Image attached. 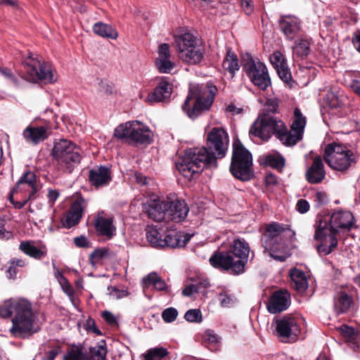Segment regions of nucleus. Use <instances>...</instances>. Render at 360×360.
<instances>
[{"label":"nucleus","mask_w":360,"mask_h":360,"mask_svg":"<svg viewBox=\"0 0 360 360\" xmlns=\"http://www.w3.org/2000/svg\"><path fill=\"white\" fill-rule=\"evenodd\" d=\"M229 135L224 129L214 127L207 135V148L197 147L187 149L176 163L179 172L188 180L205 167H216L217 159L225 156L229 146Z\"/></svg>","instance_id":"obj_1"},{"label":"nucleus","mask_w":360,"mask_h":360,"mask_svg":"<svg viewBox=\"0 0 360 360\" xmlns=\"http://www.w3.org/2000/svg\"><path fill=\"white\" fill-rule=\"evenodd\" d=\"M305 125V117L300 110L296 108L294 110V120L290 131H288L282 120L264 115L251 126L250 134L264 141H268L274 134L284 145L292 146L302 139Z\"/></svg>","instance_id":"obj_2"},{"label":"nucleus","mask_w":360,"mask_h":360,"mask_svg":"<svg viewBox=\"0 0 360 360\" xmlns=\"http://www.w3.org/2000/svg\"><path fill=\"white\" fill-rule=\"evenodd\" d=\"M0 316L10 318L12 326L10 333L15 338H25L40 329L37 313L32 303L24 298H11L0 305Z\"/></svg>","instance_id":"obj_3"},{"label":"nucleus","mask_w":360,"mask_h":360,"mask_svg":"<svg viewBox=\"0 0 360 360\" xmlns=\"http://www.w3.org/2000/svg\"><path fill=\"white\" fill-rule=\"evenodd\" d=\"M355 226L354 216L349 211L338 210L328 221L320 217L316 224L314 239L321 243L317 246L320 255H327L337 247L338 229L349 231Z\"/></svg>","instance_id":"obj_4"},{"label":"nucleus","mask_w":360,"mask_h":360,"mask_svg":"<svg viewBox=\"0 0 360 360\" xmlns=\"http://www.w3.org/2000/svg\"><path fill=\"white\" fill-rule=\"evenodd\" d=\"M217 89L212 84L193 85L182 105V110L190 118H195L211 107Z\"/></svg>","instance_id":"obj_5"},{"label":"nucleus","mask_w":360,"mask_h":360,"mask_svg":"<svg viewBox=\"0 0 360 360\" xmlns=\"http://www.w3.org/2000/svg\"><path fill=\"white\" fill-rule=\"evenodd\" d=\"M230 171L235 177L243 181L249 180L252 174V155L238 140L233 143Z\"/></svg>","instance_id":"obj_6"},{"label":"nucleus","mask_w":360,"mask_h":360,"mask_svg":"<svg viewBox=\"0 0 360 360\" xmlns=\"http://www.w3.org/2000/svg\"><path fill=\"white\" fill-rule=\"evenodd\" d=\"M52 154L60 168L69 173L81 160L80 149L67 139L56 141Z\"/></svg>","instance_id":"obj_7"},{"label":"nucleus","mask_w":360,"mask_h":360,"mask_svg":"<svg viewBox=\"0 0 360 360\" xmlns=\"http://www.w3.org/2000/svg\"><path fill=\"white\" fill-rule=\"evenodd\" d=\"M323 158L330 167L341 172L348 169L355 162V155L352 150L335 143L326 147Z\"/></svg>","instance_id":"obj_8"},{"label":"nucleus","mask_w":360,"mask_h":360,"mask_svg":"<svg viewBox=\"0 0 360 360\" xmlns=\"http://www.w3.org/2000/svg\"><path fill=\"white\" fill-rule=\"evenodd\" d=\"M302 319L293 315H286L276 321L275 335L283 342L297 340L302 332Z\"/></svg>","instance_id":"obj_9"},{"label":"nucleus","mask_w":360,"mask_h":360,"mask_svg":"<svg viewBox=\"0 0 360 360\" xmlns=\"http://www.w3.org/2000/svg\"><path fill=\"white\" fill-rule=\"evenodd\" d=\"M288 231L283 226L278 224H272L267 226L266 232L262 238V243L265 248V251L268 252L269 256L275 260L283 262L288 257V255L277 254L275 250L278 247L283 246V233Z\"/></svg>","instance_id":"obj_10"},{"label":"nucleus","mask_w":360,"mask_h":360,"mask_svg":"<svg viewBox=\"0 0 360 360\" xmlns=\"http://www.w3.org/2000/svg\"><path fill=\"white\" fill-rule=\"evenodd\" d=\"M243 68L250 82L259 89L264 91L271 85L267 68L260 60L248 56Z\"/></svg>","instance_id":"obj_11"},{"label":"nucleus","mask_w":360,"mask_h":360,"mask_svg":"<svg viewBox=\"0 0 360 360\" xmlns=\"http://www.w3.org/2000/svg\"><path fill=\"white\" fill-rule=\"evenodd\" d=\"M25 69L24 77L31 82L43 81L45 83H52L57 79L56 74L48 65L33 58L25 62Z\"/></svg>","instance_id":"obj_12"},{"label":"nucleus","mask_w":360,"mask_h":360,"mask_svg":"<svg viewBox=\"0 0 360 360\" xmlns=\"http://www.w3.org/2000/svg\"><path fill=\"white\" fill-rule=\"evenodd\" d=\"M106 345L104 341L90 349L89 356L85 355L82 348L73 347L68 349L64 356V360H106Z\"/></svg>","instance_id":"obj_13"},{"label":"nucleus","mask_w":360,"mask_h":360,"mask_svg":"<svg viewBox=\"0 0 360 360\" xmlns=\"http://www.w3.org/2000/svg\"><path fill=\"white\" fill-rule=\"evenodd\" d=\"M229 251L231 255H234L236 262L233 266L236 274L243 273L250 254L248 243L243 239L236 238L231 243Z\"/></svg>","instance_id":"obj_14"},{"label":"nucleus","mask_w":360,"mask_h":360,"mask_svg":"<svg viewBox=\"0 0 360 360\" xmlns=\"http://www.w3.org/2000/svg\"><path fill=\"white\" fill-rule=\"evenodd\" d=\"M18 191H25L29 193L28 198L25 199L23 202H16L15 204V207L21 208L37 191L35 175L33 172H27L21 176L17 183L15 188L13 190L12 193H14L18 192Z\"/></svg>","instance_id":"obj_15"},{"label":"nucleus","mask_w":360,"mask_h":360,"mask_svg":"<svg viewBox=\"0 0 360 360\" xmlns=\"http://www.w3.org/2000/svg\"><path fill=\"white\" fill-rule=\"evenodd\" d=\"M172 84L165 79H161L153 91L148 94L145 102L153 105L156 103L167 101L172 94Z\"/></svg>","instance_id":"obj_16"},{"label":"nucleus","mask_w":360,"mask_h":360,"mask_svg":"<svg viewBox=\"0 0 360 360\" xmlns=\"http://www.w3.org/2000/svg\"><path fill=\"white\" fill-rule=\"evenodd\" d=\"M166 202L167 220L179 222L186 217L188 208L184 200L178 198L174 200L167 198Z\"/></svg>","instance_id":"obj_17"},{"label":"nucleus","mask_w":360,"mask_h":360,"mask_svg":"<svg viewBox=\"0 0 360 360\" xmlns=\"http://www.w3.org/2000/svg\"><path fill=\"white\" fill-rule=\"evenodd\" d=\"M86 206V203L85 200L82 197L77 198L72 202L69 211L62 221L63 226L71 228L78 224L82 217Z\"/></svg>","instance_id":"obj_18"},{"label":"nucleus","mask_w":360,"mask_h":360,"mask_svg":"<svg viewBox=\"0 0 360 360\" xmlns=\"http://www.w3.org/2000/svg\"><path fill=\"white\" fill-rule=\"evenodd\" d=\"M155 66L162 73H170L175 63L172 60L170 47L168 44H162L158 46Z\"/></svg>","instance_id":"obj_19"},{"label":"nucleus","mask_w":360,"mask_h":360,"mask_svg":"<svg viewBox=\"0 0 360 360\" xmlns=\"http://www.w3.org/2000/svg\"><path fill=\"white\" fill-rule=\"evenodd\" d=\"M290 304V296L287 291H276L269 298L267 309L271 314L286 310Z\"/></svg>","instance_id":"obj_20"},{"label":"nucleus","mask_w":360,"mask_h":360,"mask_svg":"<svg viewBox=\"0 0 360 360\" xmlns=\"http://www.w3.org/2000/svg\"><path fill=\"white\" fill-rule=\"evenodd\" d=\"M22 135L27 143L37 145L46 140L49 133L45 126L29 125L22 131Z\"/></svg>","instance_id":"obj_21"},{"label":"nucleus","mask_w":360,"mask_h":360,"mask_svg":"<svg viewBox=\"0 0 360 360\" xmlns=\"http://www.w3.org/2000/svg\"><path fill=\"white\" fill-rule=\"evenodd\" d=\"M209 262L215 268L230 270L233 274H236L233 266L236 262L229 251L214 252L210 258Z\"/></svg>","instance_id":"obj_22"},{"label":"nucleus","mask_w":360,"mask_h":360,"mask_svg":"<svg viewBox=\"0 0 360 360\" xmlns=\"http://www.w3.org/2000/svg\"><path fill=\"white\" fill-rule=\"evenodd\" d=\"M144 210L148 217L155 221L167 220L166 200H153L148 205H144Z\"/></svg>","instance_id":"obj_23"},{"label":"nucleus","mask_w":360,"mask_h":360,"mask_svg":"<svg viewBox=\"0 0 360 360\" xmlns=\"http://www.w3.org/2000/svg\"><path fill=\"white\" fill-rule=\"evenodd\" d=\"M89 180L96 188L105 186L111 181L110 169L103 166L95 167L89 171Z\"/></svg>","instance_id":"obj_24"},{"label":"nucleus","mask_w":360,"mask_h":360,"mask_svg":"<svg viewBox=\"0 0 360 360\" xmlns=\"http://www.w3.org/2000/svg\"><path fill=\"white\" fill-rule=\"evenodd\" d=\"M325 176L326 172L321 158L314 157L311 167L306 172V179L310 184H319L323 180Z\"/></svg>","instance_id":"obj_25"},{"label":"nucleus","mask_w":360,"mask_h":360,"mask_svg":"<svg viewBox=\"0 0 360 360\" xmlns=\"http://www.w3.org/2000/svg\"><path fill=\"white\" fill-rule=\"evenodd\" d=\"M191 236L176 231H168L162 243V248H183L190 240Z\"/></svg>","instance_id":"obj_26"},{"label":"nucleus","mask_w":360,"mask_h":360,"mask_svg":"<svg viewBox=\"0 0 360 360\" xmlns=\"http://www.w3.org/2000/svg\"><path fill=\"white\" fill-rule=\"evenodd\" d=\"M184 51L178 54L179 58L184 63L195 65L202 61L204 57V51L200 41L191 46L189 49H184Z\"/></svg>","instance_id":"obj_27"},{"label":"nucleus","mask_w":360,"mask_h":360,"mask_svg":"<svg viewBox=\"0 0 360 360\" xmlns=\"http://www.w3.org/2000/svg\"><path fill=\"white\" fill-rule=\"evenodd\" d=\"M96 229L101 235L105 236L108 238H112L116 231V228L112 224V218L110 216H106L103 212L99 213L97 216Z\"/></svg>","instance_id":"obj_28"},{"label":"nucleus","mask_w":360,"mask_h":360,"mask_svg":"<svg viewBox=\"0 0 360 360\" xmlns=\"http://www.w3.org/2000/svg\"><path fill=\"white\" fill-rule=\"evenodd\" d=\"M281 28L288 39H293L300 30V21L293 15L283 16L280 20Z\"/></svg>","instance_id":"obj_29"},{"label":"nucleus","mask_w":360,"mask_h":360,"mask_svg":"<svg viewBox=\"0 0 360 360\" xmlns=\"http://www.w3.org/2000/svg\"><path fill=\"white\" fill-rule=\"evenodd\" d=\"M136 131H133L131 141L140 144H150L153 141V134L149 127L137 121Z\"/></svg>","instance_id":"obj_30"},{"label":"nucleus","mask_w":360,"mask_h":360,"mask_svg":"<svg viewBox=\"0 0 360 360\" xmlns=\"http://www.w3.org/2000/svg\"><path fill=\"white\" fill-rule=\"evenodd\" d=\"M290 276L294 288L298 292H304L308 287L307 278L304 272L295 268L290 271Z\"/></svg>","instance_id":"obj_31"},{"label":"nucleus","mask_w":360,"mask_h":360,"mask_svg":"<svg viewBox=\"0 0 360 360\" xmlns=\"http://www.w3.org/2000/svg\"><path fill=\"white\" fill-rule=\"evenodd\" d=\"M199 39L191 32H186L175 37V43L178 54L184 51V49H189L191 46L196 44Z\"/></svg>","instance_id":"obj_32"},{"label":"nucleus","mask_w":360,"mask_h":360,"mask_svg":"<svg viewBox=\"0 0 360 360\" xmlns=\"http://www.w3.org/2000/svg\"><path fill=\"white\" fill-rule=\"evenodd\" d=\"M137 120L127 122L120 124L115 129V136L120 139H128L131 141L133 131H136Z\"/></svg>","instance_id":"obj_33"},{"label":"nucleus","mask_w":360,"mask_h":360,"mask_svg":"<svg viewBox=\"0 0 360 360\" xmlns=\"http://www.w3.org/2000/svg\"><path fill=\"white\" fill-rule=\"evenodd\" d=\"M222 67L224 70L228 71L231 75V77H233L236 72L239 70L238 56L231 49H228L226 51Z\"/></svg>","instance_id":"obj_34"},{"label":"nucleus","mask_w":360,"mask_h":360,"mask_svg":"<svg viewBox=\"0 0 360 360\" xmlns=\"http://www.w3.org/2000/svg\"><path fill=\"white\" fill-rule=\"evenodd\" d=\"M93 30L97 35L112 39H116L118 37V33L115 29L111 25L98 22L93 26Z\"/></svg>","instance_id":"obj_35"},{"label":"nucleus","mask_w":360,"mask_h":360,"mask_svg":"<svg viewBox=\"0 0 360 360\" xmlns=\"http://www.w3.org/2000/svg\"><path fill=\"white\" fill-rule=\"evenodd\" d=\"M19 248L25 254L34 259H40L45 255V252L42 249L37 248L31 241L21 242Z\"/></svg>","instance_id":"obj_36"},{"label":"nucleus","mask_w":360,"mask_h":360,"mask_svg":"<svg viewBox=\"0 0 360 360\" xmlns=\"http://www.w3.org/2000/svg\"><path fill=\"white\" fill-rule=\"evenodd\" d=\"M352 303L351 297L345 292L339 293L335 301V308L338 313L346 312Z\"/></svg>","instance_id":"obj_37"},{"label":"nucleus","mask_w":360,"mask_h":360,"mask_svg":"<svg viewBox=\"0 0 360 360\" xmlns=\"http://www.w3.org/2000/svg\"><path fill=\"white\" fill-rule=\"evenodd\" d=\"M210 286V282L207 279H203L198 284H189L186 285L182 290V295L186 297H192L196 293L202 292V289H205Z\"/></svg>","instance_id":"obj_38"},{"label":"nucleus","mask_w":360,"mask_h":360,"mask_svg":"<svg viewBox=\"0 0 360 360\" xmlns=\"http://www.w3.org/2000/svg\"><path fill=\"white\" fill-rule=\"evenodd\" d=\"M146 238L149 243L155 248H162V243L163 238L156 228L148 226L146 229Z\"/></svg>","instance_id":"obj_39"},{"label":"nucleus","mask_w":360,"mask_h":360,"mask_svg":"<svg viewBox=\"0 0 360 360\" xmlns=\"http://www.w3.org/2000/svg\"><path fill=\"white\" fill-rule=\"evenodd\" d=\"M168 354L166 348L162 347H154L148 349L144 354V360H161Z\"/></svg>","instance_id":"obj_40"},{"label":"nucleus","mask_w":360,"mask_h":360,"mask_svg":"<svg viewBox=\"0 0 360 360\" xmlns=\"http://www.w3.org/2000/svg\"><path fill=\"white\" fill-rule=\"evenodd\" d=\"M264 162L274 168L281 169L284 166L285 160L281 155L273 153L266 156Z\"/></svg>","instance_id":"obj_41"},{"label":"nucleus","mask_w":360,"mask_h":360,"mask_svg":"<svg viewBox=\"0 0 360 360\" xmlns=\"http://www.w3.org/2000/svg\"><path fill=\"white\" fill-rule=\"evenodd\" d=\"M293 52L299 57L307 56L310 52V41L307 39L297 41L293 47Z\"/></svg>","instance_id":"obj_42"},{"label":"nucleus","mask_w":360,"mask_h":360,"mask_svg":"<svg viewBox=\"0 0 360 360\" xmlns=\"http://www.w3.org/2000/svg\"><path fill=\"white\" fill-rule=\"evenodd\" d=\"M55 275L64 292L68 296H72L74 290L67 278L63 276L58 269H57Z\"/></svg>","instance_id":"obj_43"},{"label":"nucleus","mask_w":360,"mask_h":360,"mask_svg":"<svg viewBox=\"0 0 360 360\" xmlns=\"http://www.w3.org/2000/svg\"><path fill=\"white\" fill-rule=\"evenodd\" d=\"M185 319L191 323H201L202 321V315L200 309H189L184 315Z\"/></svg>","instance_id":"obj_44"},{"label":"nucleus","mask_w":360,"mask_h":360,"mask_svg":"<svg viewBox=\"0 0 360 360\" xmlns=\"http://www.w3.org/2000/svg\"><path fill=\"white\" fill-rule=\"evenodd\" d=\"M108 256V251L105 248H98L95 250L91 255L89 257L90 262L92 265H95L100 260L103 258H105Z\"/></svg>","instance_id":"obj_45"},{"label":"nucleus","mask_w":360,"mask_h":360,"mask_svg":"<svg viewBox=\"0 0 360 360\" xmlns=\"http://www.w3.org/2000/svg\"><path fill=\"white\" fill-rule=\"evenodd\" d=\"M271 63L275 69L286 64L284 56L279 51H274L269 57Z\"/></svg>","instance_id":"obj_46"},{"label":"nucleus","mask_w":360,"mask_h":360,"mask_svg":"<svg viewBox=\"0 0 360 360\" xmlns=\"http://www.w3.org/2000/svg\"><path fill=\"white\" fill-rule=\"evenodd\" d=\"M219 301L221 303V305L223 307H230L233 306L235 303V298L230 294H228L226 292H220L218 295Z\"/></svg>","instance_id":"obj_47"},{"label":"nucleus","mask_w":360,"mask_h":360,"mask_svg":"<svg viewBox=\"0 0 360 360\" xmlns=\"http://www.w3.org/2000/svg\"><path fill=\"white\" fill-rule=\"evenodd\" d=\"M203 338L207 343L213 346L214 348L212 349H216L217 345L219 342V338L216 333H214L213 330H206L204 334Z\"/></svg>","instance_id":"obj_48"},{"label":"nucleus","mask_w":360,"mask_h":360,"mask_svg":"<svg viewBox=\"0 0 360 360\" xmlns=\"http://www.w3.org/2000/svg\"><path fill=\"white\" fill-rule=\"evenodd\" d=\"M178 316V311L173 307L167 308L162 313V318L166 323L174 321Z\"/></svg>","instance_id":"obj_49"},{"label":"nucleus","mask_w":360,"mask_h":360,"mask_svg":"<svg viewBox=\"0 0 360 360\" xmlns=\"http://www.w3.org/2000/svg\"><path fill=\"white\" fill-rule=\"evenodd\" d=\"M276 70L278 75H279V77L284 82L288 83L291 80L292 76L287 63L279 68H277Z\"/></svg>","instance_id":"obj_50"},{"label":"nucleus","mask_w":360,"mask_h":360,"mask_svg":"<svg viewBox=\"0 0 360 360\" xmlns=\"http://www.w3.org/2000/svg\"><path fill=\"white\" fill-rule=\"evenodd\" d=\"M160 276L155 272H151L143 279V288H147L151 285L155 286L158 280L160 279Z\"/></svg>","instance_id":"obj_51"},{"label":"nucleus","mask_w":360,"mask_h":360,"mask_svg":"<svg viewBox=\"0 0 360 360\" xmlns=\"http://www.w3.org/2000/svg\"><path fill=\"white\" fill-rule=\"evenodd\" d=\"M340 333L348 340H353L356 336V333L352 327L343 325L339 328Z\"/></svg>","instance_id":"obj_52"},{"label":"nucleus","mask_w":360,"mask_h":360,"mask_svg":"<svg viewBox=\"0 0 360 360\" xmlns=\"http://www.w3.org/2000/svg\"><path fill=\"white\" fill-rule=\"evenodd\" d=\"M314 202L315 206L319 207L328 202V198L326 193L321 191H317L313 196Z\"/></svg>","instance_id":"obj_53"},{"label":"nucleus","mask_w":360,"mask_h":360,"mask_svg":"<svg viewBox=\"0 0 360 360\" xmlns=\"http://www.w3.org/2000/svg\"><path fill=\"white\" fill-rule=\"evenodd\" d=\"M296 208L299 212L305 213L309 209V204L306 200L300 199L297 202Z\"/></svg>","instance_id":"obj_54"},{"label":"nucleus","mask_w":360,"mask_h":360,"mask_svg":"<svg viewBox=\"0 0 360 360\" xmlns=\"http://www.w3.org/2000/svg\"><path fill=\"white\" fill-rule=\"evenodd\" d=\"M278 106V101L275 98H270L266 101V109L268 112H275Z\"/></svg>","instance_id":"obj_55"},{"label":"nucleus","mask_w":360,"mask_h":360,"mask_svg":"<svg viewBox=\"0 0 360 360\" xmlns=\"http://www.w3.org/2000/svg\"><path fill=\"white\" fill-rule=\"evenodd\" d=\"M74 243L76 246L79 248H87L90 245V242L87 238L82 236L75 238Z\"/></svg>","instance_id":"obj_56"},{"label":"nucleus","mask_w":360,"mask_h":360,"mask_svg":"<svg viewBox=\"0 0 360 360\" xmlns=\"http://www.w3.org/2000/svg\"><path fill=\"white\" fill-rule=\"evenodd\" d=\"M241 6L247 15H250L254 11L252 0H240Z\"/></svg>","instance_id":"obj_57"},{"label":"nucleus","mask_w":360,"mask_h":360,"mask_svg":"<svg viewBox=\"0 0 360 360\" xmlns=\"http://www.w3.org/2000/svg\"><path fill=\"white\" fill-rule=\"evenodd\" d=\"M102 316L109 325L115 326L117 324V319L111 312L108 311H103Z\"/></svg>","instance_id":"obj_58"},{"label":"nucleus","mask_w":360,"mask_h":360,"mask_svg":"<svg viewBox=\"0 0 360 360\" xmlns=\"http://www.w3.org/2000/svg\"><path fill=\"white\" fill-rule=\"evenodd\" d=\"M86 328L89 331L99 334L100 331L96 328L95 322L93 319H88L86 323Z\"/></svg>","instance_id":"obj_59"},{"label":"nucleus","mask_w":360,"mask_h":360,"mask_svg":"<svg viewBox=\"0 0 360 360\" xmlns=\"http://www.w3.org/2000/svg\"><path fill=\"white\" fill-rule=\"evenodd\" d=\"M59 196V193L56 190H49L48 193V198L52 204L57 200Z\"/></svg>","instance_id":"obj_60"},{"label":"nucleus","mask_w":360,"mask_h":360,"mask_svg":"<svg viewBox=\"0 0 360 360\" xmlns=\"http://www.w3.org/2000/svg\"><path fill=\"white\" fill-rule=\"evenodd\" d=\"M265 182L266 185H274L277 184V179L274 174H269L266 176Z\"/></svg>","instance_id":"obj_61"},{"label":"nucleus","mask_w":360,"mask_h":360,"mask_svg":"<svg viewBox=\"0 0 360 360\" xmlns=\"http://www.w3.org/2000/svg\"><path fill=\"white\" fill-rule=\"evenodd\" d=\"M227 110L231 112L234 115H238L242 112L243 109L240 108H238L236 105L231 104L228 105Z\"/></svg>","instance_id":"obj_62"},{"label":"nucleus","mask_w":360,"mask_h":360,"mask_svg":"<svg viewBox=\"0 0 360 360\" xmlns=\"http://www.w3.org/2000/svg\"><path fill=\"white\" fill-rule=\"evenodd\" d=\"M154 288L158 290H163L167 288V285L165 281L160 278V279L158 280V282L156 283V285Z\"/></svg>","instance_id":"obj_63"},{"label":"nucleus","mask_w":360,"mask_h":360,"mask_svg":"<svg viewBox=\"0 0 360 360\" xmlns=\"http://www.w3.org/2000/svg\"><path fill=\"white\" fill-rule=\"evenodd\" d=\"M353 44L356 49L360 53V32L354 36L353 39Z\"/></svg>","instance_id":"obj_64"}]
</instances>
